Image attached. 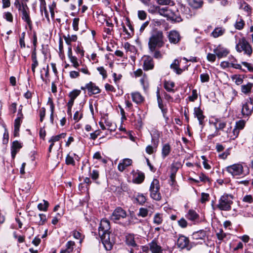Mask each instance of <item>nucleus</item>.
<instances>
[{"label":"nucleus","instance_id":"1","mask_svg":"<svg viewBox=\"0 0 253 253\" xmlns=\"http://www.w3.org/2000/svg\"><path fill=\"white\" fill-rule=\"evenodd\" d=\"M110 229L109 221L106 219H102L98 228V233L104 248L107 251H110L112 249L114 243L113 241L110 240Z\"/></svg>","mask_w":253,"mask_h":253},{"label":"nucleus","instance_id":"2","mask_svg":"<svg viewBox=\"0 0 253 253\" xmlns=\"http://www.w3.org/2000/svg\"><path fill=\"white\" fill-rule=\"evenodd\" d=\"M164 36L162 31H156L149 38L148 46L151 51H154L157 47H161L164 44Z\"/></svg>","mask_w":253,"mask_h":253},{"label":"nucleus","instance_id":"3","mask_svg":"<svg viewBox=\"0 0 253 253\" xmlns=\"http://www.w3.org/2000/svg\"><path fill=\"white\" fill-rule=\"evenodd\" d=\"M233 196L231 195L224 194L220 197L218 200L217 207L221 211H229L231 209L233 204Z\"/></svg>","mask_w":253,"mask_h":253},{"label":"nucleus","instance_id":"4","mask_svg":"<svg viewBox=\"0 0 253 253\" xmlns=\"http://www.w3.org/2000/svg\"><path fill=\"white\" fill-rule=\"evenodd\" d=\"M236 49L239 52H244L245 54L251 55L252 53V48L249 42L245 38L240 39L236 45Z\"/></svg>","mask_w":253,"mask_h":253},{"label":"nucleus","instance_id":"5","mask_svg":"<svg viewBox=\"0 0 253 253\" xmlns=\"http://www.w3.org/2000/svg\"><path fill=\"white\" fill-rule=\"evenodd\" d=\"M159 181L154 179L151 183L150 186V197L155 200L160 201L161 199V195L159 191Z\"/></svg>","mask_w":253,"mask_h":253},{"label":"nucleus","instance_id":"6","mask_svg":"<svg viewBox=\"0 0 253 253\" xmlns=\"http://www.w3.org/2000/svg\"><path fill=\"white\" fill-rule=\"evenodd\" d=\"M226 170L233 176H240L244 174L243 166L240 163L227 166L226 168Z\"/></svg>","mask_w":253,"mask_h":253},{"label":"nucleus","instance_id":"7","mask_svg":"<svg viewBox=\"0 0 253 253\" xmlns=\"http://www.w3.org/2000/svg\"><path fill=\"white\" fill-rule=\"evenodd\" d=\"M20 12L22 19L24 20L28 25L30 29L32 28V22L30 17V10L27 4L22 6L20 10H18Z\"/></svg>","mask_w":253,"mask_h":253},{"label":"nucleus","instance_id":"8","mask_svg":"<svg viewBox=\"0 0 253 253\" xmlns=\"http://www.w3.org/2000/svg\"><path fill=\"white\" fill-rule=\"evenodd\" d=\"M126 213L125 210L120 207L117 208L112 213L111 216V219L114 222H117L121 218L126 217Z\"/></svg>","mask_w":253,"mask_h":253},{"label":"nucleus","instance_id":"9","mask_svg":"<svg viewBox=\"0 0 253 253\" xmlns=\"http://www.w3.org/2000/svg\"><path fill=\"white\" fill-rule=\"evenodd\" d=\"M253 111V100L250 98L245 103L243 104L242 113L244 116L248 117L251 115Z\"/></svg>","mask_w":253,"mask_h":253},{"label":"nucleus","instance_id":"10","mask_svg":"<svg viewBox=\"0 0 253 253\" xmlns=\"http://www.w3.org/2000/svg\"><path fill=\"white\" fill-rule=\"evenodd\" d=\"M150 251L152 253H163L162 247L158 244L157 241L154 239L148 244Z\"/></svg>","mask_w":253,"mask_h":253},{"label":"nucleus","instance_id":"11","mask_svg":"<svg viewBox=\"0 0 253 253\" xmlns=\"http://www.w3.org/2000/svg\"><path fill=\"white\" fill-rule=\"evenodd\" d=\"M189 239L188 238L184 236H180L177 241V245L178 247L182 249L184 248H187L189 250Z\"/></svg>","mask_w":253,"mask_h":253},{"label":"nucleus","instance_id":"12","mask_svg":"<svg viewBox=\"0 0 253 253\" xmlns=\"http://www.w3.org/2000/svg\"><path fill=\"white\" fill-rule=\"evenodd\" d=\"M168 38L170 43H177L180 40V35L178 32L176 31H170L169 33Z\"/></svg>","mask_w":253,"mask_h":253},{"label":"nucleus","instance_id":"13","mask_svg":"<svg viewBox=\"0 0 253 253\" xmlns=\"http://www.w3.org/2000/svg\"><path fill=\"white\" fill-rule=\"evenodd\" d=\"M214 53L216 54L219 58H222L223 57L226 56L229 53L227 49L221 46V45H218L216 48H215L213 50Z\"/></svg>","mask_w":253,"mask_h":253},{"label":"nucleus","instance_id":"14","mask_svg":"<svg viewBox=\"0 0 253 253\" xmlns=\"http://www.w3.org/2000/svg\"><path fill=\"white\" fill-rule=\"evenodd\" d=\"M132 160L128 158L124 159L121 162L118 166V169L119 171H123L126 168L131 165Z\"/></svg>","mask_w":253,"mask_h":253},{"label":"nucleus","instance_id":"15","mask_svg":"<svg viewBox=\"0 0 253 253\" xmlns=\"http://www.w3.org/2000/svg\"><path fill=\"white\" fill-rule=\"evenodd\" d=\"M66 135V134L65 133H62L59 135L53 136L50 138V139L49 140V142L51 143L48 148L49 152H51L52 147L54 145V143L59 141L62 138H64Z\"/></svg>","mask_w":253,"mask_h":253},{"label":"nucleus","instance_id":"16","mask_svg":"<svg viewBox=\"0 0 253 253\" xmlns=\"http://www.w3.org/2000/svg\"><path fill=\"white\" fill-rule=\"evenodd\" d=\"M86 89H87L89 92L92 94H96L100 92L99 87L95 85V84L92 82H90L86 84Z\"/></svg>","mask_w":253,"mask_h":253},{"label":"nucleus","instance_id":"17","mask_svg":"<svg viewBox=\"0 0 253 253\" xmlns=\"http://www.w3.org/2000/svg\"><path fill=\"white\" fill-rule=\"evenodd\" d=\"M194 116L198 119L199 124L200 125H203V120H204L205 116L203 114V112L199 107L194 108Z\"/></svg>","mask_w":253,"mask_h":253},{"label":"nucleus","instance_id":"18","mask_svg":"<svg viewBox=\"0 0 253 253\" xmlns=\"http://www.w3.org/2000/svg\"><path fill=\"white\" fill-rule=\"evenodd\" d=\"M23 115L18 112V117L15 119L14 122V135L16 136L19 131V127L22 122Z\"/></svg>","mask_w":253,"mask_h":253},{"label":"nucleus","instance_id":"19","mask_svg":"<svg viewBox=\"0 0 253 253\" xmlns=\"http://www.w3.org/2000/svg\"><path fill=\"white\" fill-rule=\"evenodd\" d=\"M181 62H198L199 61L197 60V58L195 57H192L190 56L189 58H187L185 57H178L174 59L173 61V62L172 63H179Z\"/></svg>","mask_w":253,"mask_h":253},{"label":"nucleus","instance_id":"20","mask_svg":"<svg viewBox=\"0 0 253 253\" xmlns=\"http://www.w3.org/2000/svg\"><path fill=\"white\" fill-rule=\"evenodd\" d=\"M133 101L136 104H140L143 102L144 97L138 92H132L131 94Z\"/></svg>","mask_w":253,"mask_h":253},{"label":"nucleus","instance_id":"21","mask_svg":"<svg viewBox=\"0 0 253 253\" xmlns=\"http://www.w3.org/2000/svg\"><path fill=\"white\" fill-rule=\"evenodd\" d=\"M206 236V232L204 230H200L193 233L192 237L193 239L195 240H204Z\"/></svg>","mask_w":253,"mask_h":253},{"label":"nucleus","instance_id":"22","mask_svg":"<svg viewBox=\"0 0 253 253\" xmlns=\"http://www.w3.org/2000/svg\"><path fill=\"white\" fill-rule=\"evenodd\" d=\"M225 32V29L222 27H216L211 32V36L214 38H217L222 36Z\"/></svg>","mask_w":253,"mask_h":253},{"label":"nucleus","instance_id":"23","mask_svg":"<svg viewBox=\"0 0 253 253\" xmlns=\"http://www.w3.org/2000/svg\"><path fill=\"white\" fill-rule=\"evenodd\" d=\"M189 5L195 9L200 8L203 5V1L202 0H188Z\"/></svg>","mask_w":253,"mask_h":253},{"label":"nucleus","instance_id":"24","mask_svg":"<svg viewBox=\"0 0 253 253\" xmlns=\"http://www.w3.org/2000/svg\"><path fill=\"white\" fill-rule=\"evenodd\" d=\"M126 244L132 247H138L137 244L135 242L134 236L133 234H128L126 236Z\"/></svg>","mask_w":253,"mask_h":253},{"label":"nucleus","instance_id":"25","mask_svg":"<svg viewBox=\"0 0 253 253\" xmlns=\"http://www.w3.org/2000/svg\"><path fill=\"white\" fill-rule=\"evenodd\" d=\"M167 17L175 22H180L182 20L181 17L177 14V12H173L170 9L169 10Z\"/></svg>","mask_w":253,"mask_h":253},{"label":"nucleus","instance_id":"26","mask_svg":"<svg viewBox=\"0 0 253 253\" xmlns=\"http://www.w3.org/2000/svg\"><path fill=\"white\" fill-rule=\"evenodd\" d=\"M245 25V22L242 18L238 17L234 24V27L238 30H242Z\"/></svg>","mask_w":253,"mask_h":253},{"label":"nucleus","instance_id":"27","mask_svg":"<svg viewBox=\"0 0 253 253\" xmlns=\"http://www.w3.org/2000/svg\"><path fill=\"white\" fill-rule=\"evenodd\" d=\"M175 86V84L173 82L170 81H165L164 83V88L169 92H174V90L173 87Z\"/></svg>","mask_w":253,"mask_h":253},{"label":"nucleus","instance_id":"28","mask_svg":"<svg viewBox=\"0 0 253 253\" xmlns=\"http://www.w3.org/2000/svg\"><path fill=\"white\" fill-rule=\"evenodd\" d=\"M144 179V175L142 172H137L134 175L133 182L135 183L140 184L142 182Z\"/></svg>","mask_w":253,"mask_h":253},{"label":"nucleus","instance_id":"29","mask_svg":"<svg viewBox=\"0 0 253 253\" xmlns=\"http://www.w3.org/2000/svg\"><path fill=\"white\" fill-rule=\"evenodd\" d=\"M186 216L189 220L191 221H195L199 218V215L193 210H189Z\"/></svg>","mask_w":253,"mask_h":253},{"label":"nucleus","instance_id":"30","mask_svg":"<svg viewBox=\"0 0 253 253\" xmlns=\"http://www.w3.org/2000/svg\"><path fill=\"white\" fill-rule=\"evenodd\" d=\"M63 38L66 43L70 45L72 42H76L77 40V36L76 35H70L68 34L67 36H63Z\"/></svg>","mask_w":253,"mask_h":253},{"label":"nucleus","instance_id":"31","mask_svg":"<svg viewBox=\"0 0 253 253\" xmlns=\"http://www.w3.org/2000/svg\"><path fill=\"white\" fill-rule=\"evenodd\" d=\"M170 150V146L169 144H165L163 146L162 150V156L164 159L169 155Z\"/></svg>","mask_w":253,"mask_h":253},{"label":"nucleus","instance_id":"32","mask_svg":"<svg viewBox=\"0 0 253 253\" xmlns=\"http://www.w3.org/2000/svg\"><path fill=\"white\" fill-rule=\"evenodd\" d=\"M22 147V145L21 143H20L17 141H15L13 142L12 145V150L11 152L12 156L13 157H14L16 153L17 150H19Z\"/></svg>","mask_w":253,"mask_h":253},{"label":"nucleus","instance_id":"33","mask_svg":"<svg viewBox=\"0 0 253 253\" xmlns=\"http://www.w3.org/2000/svg\"><path fill=\"white\" fill-rule=\"evenodd\" d=\"M163 215L160 213L155 214L153 218V223L157 225H160L163 222Z\"/></svg>","mask_w":253,"mask_h":253},{"label":"nucleus","instance_id":"34","mask_svg":"<svg viewBox=\"0 0 253 253\" xmlns=\"http://www.w3.org/2000/svg\"><path fill=\"white\" fill-rule=\"evenodd\" d=\"M170 68L173 70V72L177 74H180L185 70L187 69V67L183 69L179 67V64H170Z\"/></svg>","mask_w":253,"mask_h":253},{"label":"nucleus","instance_id":"35","mask_svg":"<svg viewBox=\"0 0 253 253\" xmlns=\"http://www.w3.org/2000/svg\"><path fill=\"white\" fill-rule=\"evenodd\" d=\"M253 84L252 83H248L246 85H243L241 86L242 92L245 94H247L251 91Z\"/></svg>","mask_w":253,"mask_h":253},{"label":"nucleus","instance_id":"36","mask_svg":"<svg viewBox=\"0 0 253 253\" xmlns=\"http://www.w3.org/2000/svg\"><path fill=\"white\" fill-rule=\"evenodd\" d=\"M239 133V130L234 127L233 129H232L231 131L228 133L227 137L230 139L234 140L238 137Z\"/></svg>","mask_w":253,"mask_h":253},{"label":"nucleus","instance_id":"37","mask_svg":"<svg viewBox=\"0 0 253 253\" xmlns=\"http://www.w3.org/2000/svg\"><path fill=\"white\" fill-rule=\"evenodd\" d=\"M217 123H218V126H217L216 123H214V126L215 127L216 130L218 132L219 130H224L223 129L226 128L228 125L226 123L222 121H217Z\"/></svg>","mask_w":253,"mask_h":253},{"label":"nucleus","instance_id":"38","mask_svg":"<svg viewBox=\"0 0 253 253\" xmlns=\"http://www.w3.org/2000/svg\"><path fill=\"white\" fill-rule=\"evenodd\" d=\"M81 93V90L79 89H74L69 94V96L70 98V100L74 101L76 98L80 95Z\"/></svg>","mask_w":253,"mask_h":253},{"label":"nucleus","instance_id":"39","mask_svg":"<svg viewBox=\"0 0 253 253\" xmlns=\"http://www.w3.org/2000/svg\"><path fill=\"white\" fill-rule=\"evenodd\" d=\"M43 203H40L38 205V208L40 211H46L49 206V203L45 200H43Z\"/></svg>","mask_w":253,"mask_h":253},{"label":"nucleus","instance_id":"40","mask_svg":"<svg viewBox=\"0 0 253 253\" xmlns=\"http://www.w3.org/2000/svg\"><path fill=\"white\" fill-rule=\"evenodd\" d=\"M90 176L93 180H96L99 177V171L96 169H93L92 171L89 169Z\"/></svg>","mask_w":253,"mask_h":253},{"label":"nucleus","instance_id":"41","mask_svg":"<svg viewBox=\"0 0 253 253\" xmlns=\"http://www.w3.org/2000/svg\"><path fill=\"white\" fill-rule=\"evenodd\" d=\"M75 243L74 241H69L66 244L65 250L69 251V252H72L74 248Z\"/></svg>","mask_w":253,"mask_h":253},{"label":"nucleus","instance_id":"42","mask_svg":"<svg viewBox=\"0 0 253 253\" xmlns=\"http://www.w3.org/2000/svg\"><path fill=\"white\" fill-rule=\"evenodd\" d=\"M136 200L140 204H143L146 202V199L143 194H138L136 196Z\"/></svg>","mask_w":253,"mask_h":253},{"label":"nucleus","instance_id":"43","mask_svg":"<svg viewBox=\"0 0 253 253\" xmlns=\"http://www.w3.org/2000/svg\"><path fill=\"white\" fill-rule=\"evenodd\" d=\"M148 211L147 209L143 208H141L139 209V212L137 215L139 216H141L142 217H145L148 215Z\"/></svg>","mask_w":253,"mask_h":253},{"label":"nucleus","instance_id":"44","mask_svg":"<svg viewBox=\"0 0 253 253\" xmlns=\"http://www.w3.org/2000/svg\"><path fill=\"white\" fill-rule=\"evenodd\" d=\"M245 125V122L243 120H240L236 123L235 128L238 129L239 131L240 130L242 129L244 127Z\"/></svg>","mask_w":253,"mask_h":253},{"label":"nucleus","instance_id":"45","mask_svg":"<svg viewBox=\"0 0 253 253\" xmlns=\"http://www.w3.org/2000/svg\"><path fill=\"white\" fill-rule=\"evenodd\" d=\"M169 9L167 7H163L159 8V12L161 15H162L164 16L167 17Z\"/></svg>","mask_w":253,"mask_h":253},{"label":"nucleus","instance_id":"46","mask_svg":"<svg viewBox=\"0 0 253 253\" xmlns=\"http://www.w3.org/2000/svg\"><path fill=\"white\" fill-rule=\"evenodd\" d=\"M38 217L40 218V220L38 222L39 225H43L46 221V216L44 214H39Z\"/></svg>","mask_w":253,"mask_h":253},{"label":"nucleus","instance_id":"47","mask_svg":"<svg viewBox=\"0 0 253 253\" xmlns=\"http://www.w3.org/2000/svg\"><path fill=\"white\" fill-rule=\"evenodd\" d=\"M232 79L237 85H240L243 83V79L240 76L235 75L233 76Z\"/></svg>","mask_w":253,"mask_h":253},{"label":"nucleus","instance_id":"48","mask_svg":"<svg viewBox=\"0 0 253 253\" xmlns=\"http://www.w3.org/2000/svg\"><path fill=\"white\" fill-rule=\"evenodd\" d=\"M66 164L68 165H75V161L73 157L68 155L66 158Z\"/></svg>","mask_w":253,"mask_h":253},{"label":"nucleus","instance_id":"49","mask_svg":"<svg viewBox=\"0 0 253 253\" xmlns=\"http://www.w3.org/2000/svg\"><path fill=\"white\" fill-rule=\"evenodd\" d=\"M178 224L179 226L183 228L186 227L187 226V222L184 218H181L178 220Z\"/></svg>","mask_w":253,"mask_h":253},{"label":"nucleus","instance_id":"50","mask_svg":"<svg viewBox=\"0 0 253 253\" xmlns=\"http://www.w3.org/2000/svg\"><path fill=\"white\" fill-rule=\"evenodd\" d=\"M79 22V18H75L73 21V29L77 31L78 30V25Z\"/></svg>","mask_w":253,"mask_h":253},{"label":"nucleus","instance_id":"51","mask_svg":"<svg viewBox=\"0 0 253 253\" xmlns=\"http://www.w3.org/2000/svg\"><path fill=\"white\" fill-rule=\"evenodd\" d=\"M157 101L158 103V106L159 108H162V106H163V104L162 103V99L161 98L160 95V90L159 88H158L157 91Z\"/></svg>","mask_w":253,"mask_h":253},{"label":"nucleus","instance_id":"52","mask_svg":"<svg viewBox=\"0 0 253 253\" xmlns=\"http://www.w3.org/2000/svg\"><path fill=\"white\" fill-rule=\"evenodd\" d=\"M24 4H27L26 2H20L19 0H15L14 3V6L16 7L18 10H20L22 8V6H24Z\"/></svg>","mask_w":253,"mask_h":253},{"label":"nucleus","instance_id":"53","mask_svg":"<svg viewBox=\"0 0 253 253\" xmlns=\"http://www.w3.org/2000/svg\"><path fill=\"white\" fill-rule=\"evenodd\" d=\"M192 95L189 97V100L191 101H194L197 98L198 95L197 93V90L196 89H193L192 90Z\"/></svg>","mask_w":253,"mask_h":253},{"label":"nucleus","instance_id":"54","mask_svg":"<svg viewBox=\"0 0 253 253\" xmlns=\"http://www.w3.org/2000/svg\"><path fill=\"white\" fill-rule=\"evenodd\" d=\"M146 13L143 10H139L138 12V16L141 20H144L146 18Z\"/></svg>","mask_w":253,"mask_h":253},{"label":"nucleus","instance_id":"55","mask_svg":"<svg viewBox=\"0 0 253 253\" xmlns=\"http://www.w3.org/2000/svg\"><path fill=\"white\" fill-rule=\"evenodd\" d=\"M209 194L207 193H202L201 195V202L202 203H205L209 200Z\"/></svg>","mask_w":253,"mask_h":253},{"label":"nucleus","instance_id":"56","mask_svg":"<svg viewBox=\"0 0 253 253\" xmlns=\"http://www.w3.org/2000/svg\"><path fill=\"white\" fill-rule=\"evenodd\" d=\"M97 70L99 72L100 74L102 76L103 79L107 77V73L106 70L102 67L97 68Z\"/></svg>","mask_w":253,"mask_h":253},{"label":"nucleus","instance_id":"57","mask_svg":"<svg viewBox=\"0 0 253 253\" xmlns=\"http://www.w3.org/2000/svg\"><path fill=\"white\" fill-rule=\"evenodd\" d=\"M143 63H151L152 58L149 56H144L142 59Z\"/></svg>","mask_w":253,"mask_h":253},{"label":"nucleus","instance_id":"58","mask_svg":"<svg viewBox=\"0 0 253 253\" xmlns=\"http://www.w3.org/2000/svg\"><path fill=\"white\" fill-rule=\"evenodd\" d=\"M201 81L202 82H207L209 80V76L207 74H203L200 76Z\"/></svg>","mask_w":253,"mask_h":253},{"label":"nucleus","instance_id":"59","mask_svg":"<svg viewBox=\"0 0 253 253\" xmlns=\"http://www.w3.org/2000/svg\"><path fill=\"white\" fill-rule=\"evenodd\" d=\"M99 134L100 131L98 130H95L94 132L90 134V138L93 140H95Z\"/></svg>","mask_w":253,"mask_h":253},{"label":"nucleus","instance_id":"60","mask_svg":"<svg viewBox=\"0 0 253 253\" xmlns=\"http://www.w3.org/2000/svg\"><path fill=\"white\" fill-rule=\"evenodd\" d=\"M62 215H63V213H58L57 214V215L52 219V223L54 225H55L56 224H57V223L58 222V221L59 220V218L60 217H61Z\"/></svg>","mask_w":253,"mask_h":253},{"label":"nucleus","instance_id":"61","mask_svg":"<svg viewBox=\"0 0 253 253\" xmlns=\"http://www.w3.org/2000/svg\"><path fill=\"white\" fill-rule=\"evenodd\" d=\"M4 16L7 21L9 22H12L13 21V16L10 12H6L4 14Z\"/></svg>","mask_w":253,"mask_h":253},{"label":"nucleus","instance_id":"62","mask_svg":"<svg viewBox=\"0 0 253 253\" xmlns=\"http://www.w3.org/2000/svg\"><path fill=\"white\" fill-rule=\"evenodd\" d=\"M9 135L6 131L3 133L2 142L3 144H7L8 142Z\"/></svg>","mask_w":253,"mask_h":253},{"label":"nucleus","instance_id":"63","mask_svg":"<svg viewBox=\"0 0 253 253\" xmlns=\"http://www.w3.org/2000/svg\"><path fill=\"white\" fill-rule=\"evenodd\" d=\"M76 51L77 53L80 54L81 56H83L84 55V51L83 47L79 45L76 47Z\"/></svg>","mask_w":253,"mask_h":253},{"label":"nucleus","instance_id":"64","mask_svg":"<svg viewBox=\"0 0 253 253\" xmlns=\"http://www.w3.org/2000/svg\"><path fill=\"white\" fill-rule=\"evenodd\" d=\"M82 117V114H79L78 111H76L74 115L73 119L76 122H78Z\"/></svg>","mask_w":253,"mask_h":253}]
</instances>
